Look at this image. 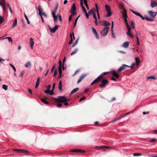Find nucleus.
<instances>
[{
	"instance_id": "nucleus-36",
	"label": "nucleus",
	"mask_w": 157,
	"mask_h": 157,
	"mask_svg": "<svg viewBox=\"0 0 157 157\" xmlns=\"http://www.w3.org/2000/svg\"><path fill=\"white\" fill-rule=\"evenodd\" d=\"M131 25L132 26V27L133 29H134L135 27V25H134V23L133 21H131Z\"/></svg>"
},
{
	"instance_id": "nucleus-55",
	"label": "nucleus",
	"mask_w": 157,
	"mask_h": 157,
	"mask_svg": "<svg viewBox=\"0 0 157 157\" xmlns=\"http://www.w3.org/2000/svg\"><path fill=\"white\" fill-rule=\"evenodd\" d=\"M78 70H77V71H75V73L72 75V76H75V75L77 74H78Z\"/></svg>"
},
{
	"instance_id": "nucleus-14",
	"label": "nucleus",
	"mask_w": 157,
	"mask_h": 157,
	"mask_svg": "<svg viewBox=\"0 0 157 157\" xmlns=\"http://www.w3.org/2000/svg\"><path fill=\"white\" fill-rule=\"evenodd\" d=\"M101 80V79L98 76L91 83V85H92L95 83L100 82Z\"/></svg>"
},
{
	"instance_id": "nucleus-60",
	"label": "nucleus",
	"mask_w": 157,
	"mask_h": 157,
	"mask_svg": "<svg viewBox=\"0 0 157 157\" xmlns=\"http://www.w3.org/2000/svg\"><path fill=\"white\" fill-rule=\"evenodd\" d=\"M80 4L81 6H82L83 5V2H84V0H80Z\"/></svg>"
},
{
	"instance_id": "nucleus-33",
	"label": "nucleus",
	"mask_w": 157,
	"mask_h": 157,
	"mask_svg": "<svg viewBox=\"0 0 157 157\" xmlns=\"http://www.w3.org/2000/svg\"><path fill=\"white\" fill-rule=\"evenodd\" d=\"M41 101L44 103L46 104H48L49 102L46 101L43 98H42L41 99Z\"/></svg>"
},
{
	"instance_id": "nucleus-28",
	"label": "nucleus",
	"mask_w": 157,
	"mask_h": 157,
	"mask_svg": "<svg viewBox=\"0 0 157 157\" xmlns=\"http://www.w3.org/2000/svg\"><path fill=\"white\" fill-rule=\"evenodd\" d=\"M126 34L128 36H129L132 38H133L134 37L133 35L130 33V32H127L126 33Z\"/></svg>"
},
{
	"instance_id": "nucleus-25",
	"label": "nucleus",
	"mask_w": 157,
	"mask_h": 157,
	"mask_svg": "<svg viewBox=\"0 0 157 157\" xmlns=\"http://www.w3.org/2000/svg\"><path fill=\"white\" fill-rule=\"evenodd\" d=\"M136 59V64L137 66L139 65L140 61L139 58L138 57L135 58Z\"/></svg>"
},
{
	"instance_id": "nucleus-20",
	"label": "nucleus",
	"mask_w": 157,
	"mask_h": 157,
	"mask_svg": "<svg viewBox=\"0 0 157 157\" xmlns=\"http://www.w3.org/2000/svg\"><path fill=\"white\" fill-rule=\"evenodd\" d=\"M86 76V74H85L81 75L79 79V83Z\"/></svg>"
},
{
	"instance_id": "nucleus-52",
	"label": "nucleus",
	"mask_w": 157,
	"mask_h": 157,
	"mask_svg": "<svg viewBox=\"0 0 157 157\" xmlns=\"http://www.w3.org/2000/svg\"><path fill=\"white\" fill-rule=\"evenodd\" d=\"M86 98L85 96H84L79 100V102H81Z\"/></svg>"
},
{
	"instance_id": "nucleus-31",
	"label": "nucleus",
	"mask_w": 157,
	"mask_h": 157,
	"mask_svg": "<svg viewBox=\"0 0 157 157\" xmlns=\"http://www.w3.org/2000/svg\"><path fill=\"white\" fill-rule=\"evenodd\" d=\"M84 3L86 6V8H87V10H89V6L87 4V0H84Z\"/></svg>"
},
{
	"instance_id": "nucleus-47",
	"label": "nucleus",
	"mask_w": 157,
	"mask_h": 157,
	"mask_svg": "<svg viewBox=\"0 0 157 157\" xmlns=\"http://www.w3.org/2000/svg\"><path fill=\"white\" fill-rule=\"evenodd\" d=\"M81 6L82 8V10H83V12L84 13H86V9L85 8V7L83 6V5H82V6Z\"/></svg>"
},
{
	"instance_id": "nucleus-2",
	"label": "nucleus",
	"mask_w": 157,
	"mask_h": 157,
	"mask_svg": "<svg viewBox=\"0 0 157 157\" xmlns=\"http://www.w3.org/2000/svg\"><path fill=\"white\" fill-rule=\"evenodd\" d=\"M109 27H106L103 28L101 32V36H105L109 32Z\"/></svg>"
},
{
	"instance_id": "nucleus-41",
	"label": "nucleus",
	"mask_w": 157,
	"mask_h": 157,
	"mask_svg": "<svg viewBox=\"0 0 157 157\" xmlns=\"http://www.w3.org/2000/svg\"><path fill=\"white\" fill-rule=\"evenodd\" d=\"M70 152H78V149H73L72 150H71L70 151Z\"/></svg>"
},
{
	"instance_id": "nucleus-6",
	"label": "nucleus",
	"mask_w": 157,
	"mask_h": 157,
	"mask_svg": "<svg viewBox=\"0 0 157 157\" xmlns=\"http://www.w3.org/2000/svg\"><path fill=\"white\" fill-rule=\"evenodd\" d=\"M122 14L123 16L124 17V22L126 24V25H127V24H128V21L127 19V11L125 9H124L123 10V12H122Z\"/></svg>"
},
{
	"instance_id": "nucleus-56",
	"label": "nucleus",
	"mask_w": 157,
	"mask_h": 157,
	"mask_svg": "<svg viewBox=\"0 0 157 157\" xmlns=\"http://www.w3.org/2000/svg\"><path fill=\"white\" fill-rule=\"evenodd\" d=\"M156 140V139H151L150 140V141L151 142H155Z\"/></svg>"
},
{
	"instance_id": "nucleus-24",
	"label": "nucleus",
	"mask_w": 157,
	"mask_h": 157,
	"mask_svg": "<svg viewBox=\"0 0 157 157\" xmlns=\"http://www.w3.org/2000/svg\"><path fill=\"white\" fill-rule=\"evenodd\" d=\"M78 88H75V89H74L71 91V92L70 93V94L71 95L72 94H73L76 93V92H77L78 91Z\"/></svg>"
},
{
	"instance_id": "nucleus-64",
	"label": "nucleus",
	"mask_w": 157,
	"mask_h": 157,
	"mask_svg": "<svg viewBox=\"0 0 157 157\" xmlns=\"http://www.w3.org/2000/svg\"><path fill=\"white\" fill-rule=\"evenodd\" d=\"M58 15V17H59V20L60 21H61L62 19V17H61V15L60 14H59Z\"/></svg>"
},
{
	"instance_id": "nucleus-50",
	"label": "nucleus",
	"mask_w": 157,
	"mask_h": 157,
	"mask_svg": "<svg viewBox=\"0 0 157 157\" xmlns=\"http://www.w3.org/2000/svg\"><path fill=\"white\" fill-rule=\"evenodd\" d=\"M75 15H73L72 14H71L69 16V21H70L71 20H72V17Z\"/></svg>"
},
{
	"instance_id": "nucleus-39",
	"label": "nucleus",
	"mask_w": 157,
	"mask_h": 157,
	"mask_svg": "<svg viewBox=\"0 0 157 157\" xmlns=\"http://www.w3.org/2000/svg\"><path fill=\"white\" fill-rule=\"evenodd\" d=\"M4 21V19L2 17L0 16V25Z\"/></svg>"
},
{
	"instance_id": "nucleus-62",
	"label": "nucleus",
	"mask_w": 157,
	"mask_h": 157,
	"mask_svg": "<svg viewBox=\"0 0 157 157\" xmlns=\"http://www.w3.org/2000/svg\"><path fill=\"white\" fill-rule=\"evenodd\" d=\"M44 92L46 94H49L50 92V90H48L47 89L44 91Z\"/></svg>"
},
{
	"instance_id": "nucleus-7",
	"label": "nucleus",
	"mask_w": 157,
	"mask_h": 157,
	"mask_svg": "<svg viewBox=\"0 0 157 157\" xmlns=\"http://www.w3.org/2000/svg\"><path fill=\"white\" fill-rule=\"evenodd\" d=\"M99 23L102 26H110V24L106 21H101L99 22Z\"/></svg>"
},
{
	"instance_id": "nucleus-37",
	"label": "nucleus",
	"mask_w": 157,
	"mask_h": 157,
	"mask_svg": "<svg viewBox=\"0 0 157 157\" xmlns=\"http://www.w3.org/2000/svg\"><path fill=\"white\" fill-rule=\"evenodd\" d=\"M126 25V26L127 27V29H128L127 32H130L131 29V28H130V26L128 25V24H127V25Z\"/></svg>"
},
{
	"instance_id": "nucleus-1",
	"label": "nucleus",
	"mask_w": 157,
	"mask_h": 157,
	"mask_svg": "<svg viewBox=\"0 0 157 157\" xmlns=\"http://www.w3.org/2000/svg\"><path fill=\"white\" fill-rule=\"evenodd\" d=\"M54 101L56 102L63 103L64 102H67L69 101L68 99H67L64 96H60L57 98H55Z\"/></svg>"
},
{
	"instance_id": "nucleus-45",
	"label": "nucleus",
	"mask_w": 157,
	"mask_h": 157,
	"mask_svg": "<svg viewBox=\"0 0 157 157\" xmlns=\"http://www.w3.org/2000/svg\"><path fill=\"white\" fill-rule=\"evenodd\" d=\"M0 6L2 7L3 10L4 12H5L6 11V7L5 6V5H4L3 4L1 5Z\"/></svg>"
},
{
	"instance_id": "nucleus-34",
	"label": "nucleus",
	"mask_w": 157,
	"mask_h": 157,
	"mask_svg": "<svg viewBox=\"0 0 157 157\" xmlns=\"http://www.w3.org/2000/svg\"><path fill=\"white\" fill-rule=\"evenodd\" d=\"M24 14L25 17V19H26V20L27 21L28 24H29L30 23V21H29L28 17H27V16H26V14H25V13H24Z\"/></svg>"
},
{
	"instance_id": "nucleus-21",
	"label": "nucleus",
	"mask_w": 157,
	"mask_h": 157,
	"mask_svg": "<svg viewBox=\"0 0 157 157\" xmlns=\"http://www.w3.org/2000/svg\"><path fill=\"white\" fill-rule=\"evenodd\" d=\"M78 48L75 49L74 51H72L71 53V56H73L76 53H77L78 52Z\"/></svg>"
},
{
	"instance_id": "nucleus-46",
	"label": "nucleus",
	"mask_w": 157,
	"mask_h": 157,
	"mask_svg": "<svg viewBox=\"0 0 157 157\" xmlns=\"http://www.w3.org/2000/svg\"><path fill=\"white\" fill-rule=\"evenodd\" d=\"M5 39H8L9 41L10 42H12V39L11 38V37H7L6 38H5Z\"/></svg>"
},
{
	"instance_id": "nucleus-12",
	"label": "nucleus",
	"mask_w": 157,
	"mask_h": 157,
	"mask_svg": "<svg viewBox=\"0 0 157 157\" xmlns=\"http://www.w3.org/2000/svg\"><path fill=\"white\" fill-rule=\"evenodd\" d=\"M34 42L33 39L30 38L29 40V45L31 49H33Z\"/></svg>"
},
{
	"instance_id": "nucleus-10",
	"label": "nucleus",
	"mask_w": 157,
	"mask_h": 157,
	"mask_svg": "<svg viewBox=\"0 0 157 157\" xmlns=\"http://www.w3.org/2000/svg\"><path fill=\"white\" fill-rule=\"evenodd\" d=\"M59 26L60 27V26L58 25H56L53 28L49 27V30L52 33H54L58 29Z\"/></svg>"
},
{
	"instance_id": "nucleus-18",
	"label": "nucleus",
	"mask_w": 157,
	"mask_h": 157,
	"mask_svg": "<svg viewBox=\"0 0 157 157\" xmlns=\"http://www.w3.org/2000/svg\"><path fill=\"white\" fill-rule=\"evenodd\" d=\"M109 73V72H104L102 73L99 76L101 80L103 78V76L107 75Z\"/></svg>"
},
{
	"instance_id": "nucleus-29",
	"label": "nucleus",
	"mask_w": 157,
	"mask_h": 157,
	"mask_svg": "<svg viewBox=\"0 0 157 157\" xmlns=\"http://www.w3.org/2000/svg\"><path fill=\"white\" fill-rule=\"evenodd\" d=\"M25 66L27 67H29L31 66V64L30 62H28Z\"/></svg>"
},
{
	"instance_id": "nucleus-16",
	"label": "nucleus",
	"mask_w": 157,
	"mask_h": 157,
	"mask_svg": "<svg viewBox=\"0 0 157 157\" xmlns=\"http://www.w3.org/2000/svg\"><path fill=\"white\" fill-rule=\"evenodd\" d=\"M157 5V2L153 0H151V6L152 8H154Z\"/></svg>"
},
{
	"instance_id": "nucleus-5",
	"label": "nucleus",
	"mask_w": 157,
	"mask_h": 157,
	"mask_svg": "<svg viewBox=\"0 0 157 157\" xmlns=\"http://www.w3.org/2000/svg\"><path fill=\"white\" fill-rule=\"evenodd\" d=\"M106 10L107 13L106 17L110 16L112 15V12L110 11L111 8L110 6L108 5H106L105 6Z\"/></svg>"
},
{
	"instance_id": "nucleus-42",
	"label": "nucleus",
	"mask_w": 157,
	"mask_h": 157,
	"mask_svg": "<svg viewBox=\"0 0 157 157\" xmlns=\"http://www.w3.org/2000/svg\"><path fill=\"white\" fill-rule=\"evenodd\" d=\"M60 103V102H56V105L57 107H61L62 106V104Z\"/></svg>"
},
{
	"instance_id": "nucleus-51",
	"label": "nucleus",
	"mask_w": 157,
	"mask_h": 157,
	"mask_svg": "<svg viewBox=\"0 0 157 157\" xmlns=\"http://www.w3.org/2000/svg\"><path fill=\"white\" fill-rule=\"evenodd\" d=\"M59 69H60V68L61 69H62V65H61V64H62V62H61V61L60 60L59 61Z\"/></svg>"
},
{
	"instance_id": "nucleus-4",
	"label": "nucleus",
	"mask_w": 157,
	"mask_h": 157,
	"mask_svg": "<svg viewBox=\"0 0 157 157\" xmlns=\"http://www.w3.org/2000/svg\"><path fill=\"white\" fill-rule=\"evenodd\" d=\"M101 82V83L99 85V87L101 88H105L109 82L107 79H102Z\"/></svg>"
},
{
	"instance_id": "nucleus-11",
	"label": "nucleus",
	"mask_w": 157,
	"mask_h": 157,
	"mask_svg": "<svg viewBox=\"0 0 157 157\" xmlns=\"http://www.w3.org/2000/svg\"><path fill=\"white\" fill-rule=\"evenodd\" d=\"M129 66L125 65L123 64L122 66H121L118 69L117 72L119 73L121 71H122L125 69H126V67H129Z\"/></svg>"
},
{
	"instance_id": "nucleus-53",
	"label": "nucleus",
	"mask_w": 157,
	"mask_h": 157,
	"mask_svg": "<svg viewBox=\"0 0 157 157\" xmlns=\"http://www.w3.org/2000/svg\"><path fill=\"white\" fill-rule=\"evenodd\" d=\"M78 16L77 18H76V20H75V22L74 23V28H75V26L76 24V23H77V21L78 20Z\"/></svg>"
},
{
	"instance_id": "nucleus-38",
	"label": "nucleus",
	"mask_w": 157,
	"mask_h": 157,
	"mask_svg": "<svg viewBox=\"0 0 157 157\" xmlns=\"http://www.w3.org/2000/svg\"><path fill=\"white\" fill-rule=\"evenodd\" d=\"M94 12L93 13V16L94 17V18L95 19L96 18H97L96 14L95 13L96 10L95 9H94Z\"/></svg>"
},
{
	"instance_id": "nucleus-43",
	"label": "nucleus",
	"mask_w": 157,
	"mask_h": 157,
	"mask_svg": "<svg viewBox=\"0 0 157 157\" xmlns=\"http://www.w3.org/2000/svg\"><path fill=\"white\" fill-rule=\"evenodd\" d=\"M25 73L24 71H22L21 73V74L19 75V77H21V78H22L23 77V75Z\"/></svg>"
},
{
	"instance_id": "nucleus-57",
	"label": "nucleus",
	"mask_w": 157,
	"mask_h": 157,
	"mask_svg": "<svg viewBox=\"0 0 157 157\" xmlns=\"http://www.w3.org/2000/svg\"><path fill=\"white\" fill-rule=\"evenodd\" d=\"M119 7H120V9H123V11L124 9H125L124 8V6H123L122 4H121L120 5Z\"/></svg>"
},
{
	"instance_id": "nucleus-63",
	"label": "nucleus",
	"mask_w": 157,
	"mask_h": 157,
	"mask_svg": "<svg viewBox=\"0 0 157 157\" xmlns=\"http://www.w3.org/2000/svg\"><path fill=\"white\" fill-rule=\"evenodd\" d=\"M2 2H1V5L3 4L4 5H5V4L6 3V1L5 0H1Z\"/></svg>"
},
{
	"instance_id": "nucleus-40",
	"label": "nucleus",
	"mask_w": 157,
	"mask_h": 157,
	"mask_svg": "<svg viewBox=\"0 0 157 157\" xmlns=\"http://www.w3.org/2000/svg\"><path fill=\"white\" fill-rule=\"evenodd\" d=\"M7 87H8V86L6 85H2V88L5 90H7Z\"/></svg>"
},
{
	"instance_id": "nucleus-48",
	"label": "nucleus",
	"mask_w": 157,
	"mask_h": 157,
	"mask_svg": "<svg viewBox=\"0 0 157 157\" xmlns=\"http://www.w3.org/2000/svg\"><path fill=\"white\" fill-rule=\"evenodd\" d=\"M10 66L12 67V68L14 70V71L15 72L16 71V69L15 68V67L11 64H10Z\"/></svg>"
},
{
	"instance_id": "nucleus-59",
	"label": "nucleus",
	"mask_w": 157,
	"mask_h": 157,
	"mask_svg": "<svg viewBox=\"0 0 157 157\" xmlns=\"http://www.w3.org/2000/svg\"><path fill=\"white\" fill-rule=\"evenodd\" d=\"M136 41H137V45H139V38L138 36H137L136 37Z\"/></svg>"
},
{
	"instance_id": "nucleus-44",
	"label": "nucleus",
	"mask_w": 157,
	"mask_h": 157,
	"mask_svg": "<svg viewBox=\"0 0 157 157\" xmlns=\"http://www.w3.org/2000/svg\"><path fill=\"white\" fill-rule=\"evenodd\" d=\"M78 39H77L76 40V41H75V43L74 44H73V45H72V47H75L76 45H77V44H78Z\"/></svg>"
},
{
	"instance_id": "nucleus-23",
	"label": "nucleus",
	"mask_w": 157,
	"mask_h": 157,
	"mask_svg": "<svg viewBox=\"0 0 157 157\" xmlns=\"http://www.w3.org/2000/svg\"><path fill=\"white\" fill-rule=\"evenodd\" d=\"M129 42H125L123 44V46L124 48H127L129 46Z\"/></svg>"
},
{
	"instance_id": "nucleus-19",
	"label": "nucleus",
	"mask_w": 157,
	"mask_h": 157,
	"mask_svg": "<svg viewBox=\"0 0 157 157\" xmlns=\"http://www.w3.org/2000/svg\"><path fill=\"white\" fill-rule=\"evenodd\" d=\"M38 10H39V15L40 16V17H41V19H42V21L43 22H44V20H43V17L42 16V14H41V11H43V10L42 9L40 8V7H39Z\"/></svg>"
},
{
	"instance_id": "nucleus-26",
	"label": "nucleus",
	"mask_w": 157,
	"mask_h": 157,
	"mask_svg": "<svg viewBox=\"0 0 157 157\" xmlns=\"http://www.w3.org/2000/svg\"><path fill=\"white\" fill-rule=\"evenodd\" d=\"M70 40H74L75 38L74 36V34L73 33H71L70 35Z\"/></svg>"
},
{
	"instance_id": "nucleus-22",
	"label": "nucleus",
	"mask_w": 157,
	"mask_h": 157,
	"mask_svg": "<svg viewBox=\"0 0 157 157\" xmlns=\"http://www.w3.org/2000/svg\"><path fill=\"white\" fill-rule=\"evenodd\" d=\"M17 19H15V20L13 21L12 27L13 28L16 26L17 25Z\"/></svg>"
},
{
	"instance_id": "nucleus-3",
	"label": "nucleus",
	"mask_w": 157,
	"mask_h": 157,
	"mask_svg": "<svg viewBox=\"0 0 157 157\" xmlns=\"http://www.w3.org/2000/svg\"><path fill=\"white\" fill-rule=\"evenodd\" d=\"M134 14L140 17L143 20H144L145 19L147 20V21H153V19L152 18H150L149 17H148L147 16H145V17H144L140 14L139 13L137 12H135Z\"/></svg>"
},
{
	"instance_id": "nucleus-49",
	"label": "nucleus",
	"mask_w": 157,
	"mask_h": 157,
	"mask_svg": "<svg viewBox=\"0 0 157 157\" xmlns=\"http://www.w3.org/2000/svg\"><path fill=\"white\" fill-rule=\"evenodd\" d=\"M94 12H93V10H90V11H89L88 13L89 14V15H91L92 14H93Z\"/></svg>"
},
{
	"instance_id": "nucleus-8",
	"label": "nucleus",
	"mask_w": 157,
	"mask_h": 157,
	"mask_svg": "<svg viewBox=\"0 0 157 157\" xmlns=\"http://www.w3.org/2000/svg\"><path fill=\"white\" fill-rule=\"evenodd\" d=\"M76 7L75 4H73L72 5L71 8L70 10V12L73 15H75L76 14Z\"/></svg>"
},
{
	"instance_id": "nucleus-13",
	"label": "nucleus",
	"mask_w": 157,
	"mask_h": 157,
	"mask_svg": "<svg viewBox=\"0 0 157 157\" xmlns=\"http://www.w3.org/2000/svg\"><path fill=\"white\" fill-rule=\"evenodd\" d=\"M13 151H17L18 153H26L27 152V151L18 149H13Z\"/></svg>"
},
{
	"instance_id": "nucleus-35",
	"label": "nucleus",
	"mask_w": 157,
	"mask_h": 157,
	"mask_svg": "<svg viewBox=\"0 0 157 157\" xmlns=\"http://www.w3.org/2000/svg\"><path fill=\"white\" fill-rule=\"evenodd\" d=\"M156 79V78H155V76H150L148 77L147 78V79Z\"/></svg>"
},
{
	"instance_id": "nucleus-15",
	"label": "nucleus",
	"mask_w": 157,
	"mask_h": 157,
	"mask_svg": "<svg viewBox=\"0 0 157 157\" xmlns=\"http://www.w3.org/2000/svg\"><path fill=\"white\" fill-rule=\"evenodd\" d=\"M92 31L93 33H94V35H95V36L96 38L98 39H99V37L98 34L97 32L96 29L94 28L93 27H92Z\"/></svg>"
},
{
	"instance_id": "nucleus-54",
	"label": "nucleus",
	"mask_w": 157,
	"mask_h": 157,
	"mask_svg": "<svg viewBox=\"0 0 157 157\" xmlns=\"http://www.w3.org/2000/svg\"><path fill=\"white\" fill-rule=\"evenodd\" d=\"M53 89H52V90H51V91H50L49 92V94L50 95H53L54 94V93L53 92Z\"/></svg>"
},
{
	"instance_id": "nucleus-32",
	"label": "nucleus",
	"mask_w": 157,
	"mask_h": 157,
	"mask_svg": "<svg viewBox=\"0 0 157 157\" xmlns=\"http://www.w3.org/2000/svg\"><path fill=\"white\" fill-rule=\"evenodd\" d=\"M7 5L9 7V9L10 10V13H13V12L12 10L11 7H10V5L9 3L8 2H7Z\"/></svg>"
},
{
	"instance_id": "nucleus-61",
	"label": "nucleus",
	"mask_w": 157,
	"mask_h": 157,
	"mask_svg": "<svg viewBox=\"0 0 157 157\" xmlns=\"http://www.w3.org/2000/svg\"><path fill=\"white\" fill-rule=\"evenodd\" d=\"M140 34V31L136 32V37L138 36V35H139Z\"/></svg>"
},
{
	"instance_id": "nucleus-30",
	"label": "nucleus",
	"mask_w": 157,
	"mask_h": 157,
	"mask_svg": "<svg viewBox=\"0 0 157 157\" xmlns=\"http://www.w3.org/2000/svg\"><path fill=\"white\" fill-rule=\"evenodd\" d=\"M103 147V146H97L94 147L95 148L98 149V150H101V149H103V147Z\"/></svg>"
},
{
	"instance_id": "nucleus-58",
	"label": "nucleus",
	"mask_w": 157,
	"mask_h": 157,
	"mask_svg": "<svg viewBox=\"0 0 157 157\" xmlns=\"http://www.w3.org/2000/svg\"><path fill=\"white\" fill-rule=\"evenodd\" d=\"M141 154L140 153H135L133 154V155L134 156H140L141 155Z\"/></svg>"
},
{
	"instance_id": "nucleus-17",
	"label": "nucleus",
	"mask_w": 157,
	"mask_h": 157,
	"mask_svg": "<svg viewBox=\"0 0 157 157\" xmlns=\"http://www.w3.org/2000/svg\"><path fill=\"white\" fill-rule=\"evenodd\" d=\"M111 73H112L113 76H114L115 78H119V74H117L115 71H111Z\"/></svg>"
},
{
	"instance_id": "nucleus-9",
	"label": "nucleus",
	"mask_w": 157,
	"mask_h": 157,
	"mask_svg": "<svg viewBox=\"0 0 157 157\" xmlns=\"http://www.w3.org/2000/svg\"><path fill=\"white\" fill-rule=\"evenodd\" d=\"M148 13L151 17V18H152L153 19V18L156 16L157 14V12H153L151 11H149L148 12Z\"/></svg>"
},
{
	"instance_id": "nucleus-27",
	"label": "nucleus",
	"mask_w": 157,
	"mask_h": 157,
	"mask_svg": "<svg viewBox=\"0 0 157 157\" xmlns=\"http://www.w3.org/2000/svg\"><path fill=\"white\" fill-rule=\"evenodd\" d=\"M59 89L61 91L62 90V83L61 81H60L59 83Z\"/></svg>"
}]
</instances>
